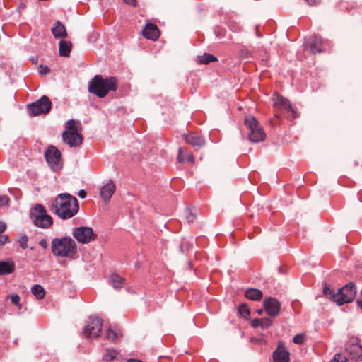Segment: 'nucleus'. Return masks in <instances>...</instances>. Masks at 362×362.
<instances>
[{"label": "nucleus", "mask_w": 362, "mask_h": 362, "mask_svg": "<svg viewBox=\"0 0 362 362\" xmlns=\"http://www.w3.org/2000/svg\"><path fill=\"white\" fill-rule=\"evenodd\" d=\"M51 211L62 219L74 216L79 209L77 199L66 193L59 194L52 202Z\"/></svg>", "instance_id": "1"}, {"label": "nucleus", "mask_w": 362, "mask_h": 362, "mask_svg": "<svg viewBox=\"0 0 362 362\" xmlns=\"http://www.w3.org/2000/svg\"><path fill=\"white\" fill-rule=\"evenodd\" d=\"M118 88V81L115 77H103L95 75L89 82L88 91L98 97L103 98L110 91H115Z\"/></svg>", "instance_id": "2"}, {"label": "nucleus", "mask_w": 362, "mask_h": 362, "mask_svg": "<svg viewBox=\"0 0 362 362\" xmlns=\"http://www.w3.org/2000/svg\"><path fill=\"white\" fill-rule=\"evenodd\" d=\"M323 293L331 300L341 305L344 303H350L355 298L356 288L354 283L350 282L335 293L330 288L326 286L323 288Z\"/></svg>", "instance_id": "3"}, {"label": "nucleus", "mask_w": 362, "mask_h": 362, "mask_svg": "<svg viewBox=\"0 0 362 362\" xmlns=\"http://www.w3.org/2000/svg\"><path fill=\"white\" fill-rule=\"evenodd\" d=\"M52 250L55 256L73 258L77 252V247L71 238H61L52 240Z\"/></svg>", "instance_id": "4"}, {"label": "nucleus", "mask_w": 362, "mask_h": 362, "mask_svg": "<svg viewBox=\"0 0 362 362\" xmlns=\"http://www.w3.org/2000/svg\"><path fill=\"white\" fill-rule=\"evenodd\" d=\"M79 122L73 119L67 121L65 131L62 134L64 141L70 147H76L82 144L83 136L80 133Z\"/></svg>", "instance_id": "5"}, {"label": "nucleus", "mask_w": 362, "mask_h": 362, "mask_svg": "<svg viewBox=\"0 0 362 362\" xmlns=\"http://www.w3.org/2000/svg\"><path fill=\"white\" fill-rule=\"evenodd\" d=\"M274 115L277 118L281 117L292 120L297 117V113L293 110L290 103L278 93L273 95Z\"/></svg>", "instance_id": "6"}, {"label": "nucleus", "mask_w": 362, "mask_h": 362, "mask_svg": "<svg viewBox=\"0 0 362 362\" xmlns=\"http://www.w3.org/2000/svg\"><path fill=\"white\" fill-rule=\"evenodd\" d=\"M274 115L277 118L281 117L292 120L297 117V113L293 110L290 103L278 93L273 95Z\"/></svg>", "instance_id": "7"}, {"label": "nucleus", "mask_w": 362, "mask_h": 362, "mask_svg": "<svg viewBox=\"0 0 362 362\" xmlns=\"http://www.w3.org/2000/svg\"><path fill=\"white\" fill-rule=\"evenodd\" d=\"M346 351L349 358L345 356L337 354L330 362H349V359H358L362 356V346L358 338H351L346 346Z\"/></svg>", "instance_id": "8"}, {"label": "nucleus", "mask_w": 362, "mask_h": 362, "mask_svg": "<svg viewBox=\"0 0 362 362\" xmlns=\"http://www.w3.org/2000/svg\"><path fill=\"white\" fill-rule=\"evenodd\" d=\"M30 218L33 223L39 228H48L53 223V219L42 204H36L30 211Z\"/></svg>", "instance_id": "9"}, {"label": "nucleus", "mask_w": 362, "mask_h": 362, "mask_svg": "<svg viewBox=\"0 0 362 362\" xmlns=\"http://www.w3.org/2000/svg\"><path fill=\"white\" fill-rule=\"evenodd\" d=\"M245 124L249 130V138L252 142H259L264 140L266 134L257 119L252 116L245 119Z\"/></svg>", "instance_id": "10"}, {"label": "nucleus", "mask_w": 362, "mask_h": 362, "mask_svg": "<svg viewBox=\"0 0 362 362\" xmlns=\"http://www.w3.org/2000/svg\"><path fill=\"white\" fill-rule=\"evenodd\" d=\"M52 107L49 99L44 95L36 102L28 105V110L32 116L48 113Z\"/></svg>", "instance_id": "11"}, {"label": "nucleus", "mask_w": 362, "mask_h": 362, "mask_svg": "<svg viewBox=\"0 0 362 362\" xmlns=\"http://www.w3.org/2000/svg\"><path fill=\"white\" fill-rule=\"evenodd\" d=\"M103 327V320L98 317H90L83 329V334L87 338H98Z\"/></svg>", "instance_id": "12"}, {"label": "nucleus", "mask_w": 362, "mask_h": 362, "mask_svg": "<svg viewBox=\"0 0 362 362\" xmlns=\"http://www.w3.org/2000/svg\"><path fill=\"white\" fill-rule=\"evenodd\" d=\"M45 156L47 162L53 170H58L62 168L61 152L55 146H49L45 151Z\"/></svg>", "instance_id": "13"}, {"label": "nucleus", "mask_w": 362, "mask_h": 362, "mask_svg": "<svg viewBox=\"0 0 362 362\" xmlns=\"http://www.w3.org/2000/svg\"><path fill=\"white\" fill-rule=\"evenodd\" d=\"M73 235L81 243H88L96 238L93 229L85 226L76 228L73 232Z\"/></svg>", "instance_id": "14"}, {"label": "nucleus", "mask_w": 362, "mask_h": 362, "mask_svg": "<svg viewBox=\"0 0 362 362\" xmlns=\"http://www.w3.org/2000/svg\"><path fill=\"white\" fill-rule=\"evenodd\" d=\"M305 49L313 54L320 53L325 49L324 40L317 36L310 37L305 43Z\"/></svg>", "instance_id": "15"}, {"label": "nucleus", "mask_w": 362, "mask_h": 362, "mask_svg": "<svg viewBox=\"0 0 362 362\" xmlns=\"http://www.w3.org/2000/svg\"><path fill=\"white\" fill-rule=\"evenodd\" d=\"M264 308L268 315L274 317L279 313L280 303L274 298H265L264 300Z\"/></svg>", "instance_id": "16"}, {"label": "nucleus", "mask_w": 362, "mask_h": 362, "mask_svg": "<svg viewBox=\"0 0 362 362\" xmlns=\"http://www.w3.org/2000/svg\"><path fill=\"white\" fill-rule=\"evenodd\" d=\"M289 355L284 344L280 342L273 353V362H289Z\"/></svg>", "instance_id": "17"}, {"label": "nucleus", "mask_w": 362, "mask_h": 362, "mask_svg": "<svg viewBox=\"0 0 362 362\" xmlns=\"http://www.w3.org/2000/svg\"><path fill=\"white\" fill-rule=\"evenodd\" d=\"M143 35L146 39L157 40L160 36V31L157 25L153 23H148L142 31Z\"/></svg>", "instance_id": "18"}, {"label": "nucleus", "mask_w": 362, "mask_h": 362, "mask_svg": "<svg viewBox=\"0 0 362 362\" xmlns=\"http://www.w3.org/2000/svg\"><path fill=\"white\" fill-rule=\"evenodd\" d=\"M184 138L185 141L194 147H201L204 144L203 137L196 133L190 132L185 134Z\"/></svg>", "instance_id": "19"}, {"label": "nucleus", "mask_w": 362, "mask_h": 362, "mask_svg": "<svg viewBox=\"0 0 362 362\" xmlns=\"http://www.w3.org/2000/svg\"><path fill=\"white\" fill-rule=\"evenodd\" d=\"M115 192V185L112 181H109L100 190V196L102 199L107 202L110 200L114 192Z\"/></svg>", "instance_id": "20"}, {"label": "nucleus", "mask_w": 362, "mask_h": 362, "mask_svg": "<svg viewBox=\"0 0 362 362\" xmlns=\"http://www.w3.org/2000/svg\"><path fill=\"white\" fill-rule=\"evenodd\" d=\"M15 270V264L12 260L0 262V275L10 274Z\"/></svg>", "instance_id": "21"}, {"label": "nucleus", "mask_w": 362, "mask_h": 362, "mask_svg": "<svg viewBox=\"0 0 362 362\" xmlns=\"http://www.w3.org/2000/svg\"><path fill=\"white\" fill-rule=\"evenodd\" d=\"M122 335V331L116 327H110L105 333V339L112 341H117Z\"/></svg>", "instance_id": "22"}, {"label": "nucleus", "mask_w": 362, "mask_h": 362, "mask_svg": "<svg viewBox=\"0 0 362 362\" xmlns=\"http://www.w3.org/2000/svg\"><path fill=\"white\" fill-rule=\"evenodd\" d=\"M52 33L56 38H63L67 35L65 26L59 21L52 28Z\"/></svg>", "instance_id": "23"}, {"label": "nucleus", "mask_w": 362, "mask_h": 362, "mask_svg": "<svg viewBox=\"0 0 362 362\" xmlns=\"http://www.w3.org/2000/svg\"><path fill=\"white\" fill-rule=\"evenodd\" d=\"M245 296L247 299L258 301L262 299L263 294L259 289L250 288L245 291Z\"/></svg>", "instance_id": "24"}, {"label": "nucleus", "mask_w": 362, "mask_h": 362, "mask_svg": "<svg viewBox=\"0 0 362 362\" xmlns=\"http://www.w3.org/2000/svg\"><path fill=\"white\" fill-rule=\"evenodd\" d=\"M72 45L70 42L61 40L59 42V55L69 57L71 50Z\"/></svg>", "instance_id": "25"}, {"label": "nucleus", "mask_w": 362, "mask_h": 362, "mask_svg": "<svg viewBox=\"0 0 362 362\" xmlns=\"http://www.w3.org/2000/svg\"><path fill=\"white\" fill-rule=\"evenodd\" d=\"M110 283L115 288H121L125 283V279L117 274L110 276Z\"/></svg>", "instance_id": "26"}, {"label": "nucleus", "mask_w": 362, "mask_h": 362, "mask_svg": "<svg viewBox=\"0 0 362 362\" xmlns=\"http://www.w3.org/2000/svg\"><path fill=\"white\" fill-rule=\"evenodd\" d=\"M272 320L269 318H262V319H254L252 320L251 325L254 328L257 327H262V328L268 327L271 325Z\"/></svg>", "instance_id": "27"}, {"label": "nucleus", "mask_w": 362, "mask_h": 362, "mask_svg": "<svg viewBox=\"0 0 362 362\" xmlns=\"http://www.w3.org/2000/svg\"><path fill=\"white\" fill-rule=\"evenodd\" d=\"M31 292L38 300H42L45 296V291L43 287L39 284H35L31 288Z\"/></svg>", "instance_id": "28"}, {"label": "nucleus", "mask_w": 362, "mask_h": 362, "mask_svg": "<svg viewBox=\"0 0 362 362\" xmlns=\"http://www.w3.org/2000/svg\"><path fill=\"white\" fill-rule=\"evenodd\" d=\"M118 352L114 349H107L104 356L103 359L106 361H112L117 358Z\"/></svg>", "instance_id": "29"}, {"label": "nucleus", "mask_w": 362, "mask_h": 362, "mask_svg": "<svg viewBox=\"0 0 362 362\" xmlns=\"http://www.w3.org/2000/svg\"><path fill=\"white\" fill-rule=\"evenodd\" d=\"M216 57L209 54H204L203 56L199 57V62L200 64H208L210 62L216 61Z\"/></svg>", "instance_id": "30"}, {"label": "nucleus", "mask_w": 362, "mask_h": 362, "mask_svg": "<svg viewBox=\"0 0 362 362\" xmlns=\"http://www.w3.org/2000/svg\"><path fill=\"white\" fill-rule=\"evenodd\" d=\"M6 228V223L2 221H0V246L4 245L8 240L7 235L4 234Z\"/></svg>", "instance_id": "31"}, {"label": "nucleus", "mask_w": 362, "mask_h": 362, "mask_svg": "<svg viewBox=\"0 0 362 362\" xmlns=\"http://www.w3.org/2000/svg\"><path fill=\"white\" fill-rule=\"evenodd\" d=\"M238 312L243 317H247L250 314V310L246 304H242L239 306Z\"/></svg>", "instance_id": "32"}, {"label": "nucleus", "mask_w": 362, "mask_h": 362, "mask_svg": "<svg viewBox=\"0 0 362 362\" xmlns=\"http://www.w3.org/2000/svg\"><path fill=\"white\" fill-rule=\"evenodd\" d=\"M293 341L296 344H303L305 341V335L303 334H296L293 337Z\"/></svg>", "instance_id": "33"}, {"label": "nucleus", "mask_w": 362, "mask_h": 362, "mask_svg": "<svg viewBox=\"0 0 362 362\" xmlns=\"http://www.w3.org/2000/svg\"><path fill=\"white\" fill-rule=\"evenodd\" d=\"M10 202V198L7 195H0V208L6 206Z\"/></svg>", "instance_id": "34"}, {"label": "nucleus", "mask_w": 362, "mask_h": 362, "mask_svg": "<svg viewBox=\"0 0 362 362\" xmlns=\"http://www.w3.org/2000/svg\"><path fill=\"white\" fill-rule=\"evenodd\" d=\"M11 300L13 305H15L18 306L19 308H21L20 297L17 294L11 295Z\"/></svg>", "instance_id": "35"}, {"label": "nucleus", "mask_w": 362, "mask_h": 362, "mask_svg": "<svg viewBox=\"0 0 362 362\" xmlns=\"http://www.w3.org/2000/svg\"><path fill=\"white\" fill-rule=\"evenodd\" d=\"M28 238L25 235L21 237L19 240V244L23 249H25L28 247Z\"/></svg>", "instance_id": "36"}, {"label": "nucleus", "mask_w": 362, "mask_h": 362, "mask_svg": "<svg viewBox=\"0 0 362 362\" xmlns=\"http://www.w3.org/2000/svg\"><path fill=\"white\" fill-rule=\"evenodd\" d=\"M38 69L39 72L43 75L47 74L50 72V69L47 66L40 65Z\"/></svg>", "instance_id": "37"}, {"label": "nucleus", "mask_w": 362, "mask_h": 362, "mask_svg": "<svg viewBox=\"0 0 362 362\" xmlns=\"http://www.w3.org/2000/svg\"><path fill=\"white\" fill-rule=\"evenodd\" d=\"M215 33L219 37H222L226 35V30L220 28H216L215 29Z\"/></svg>", "instance_id": "38"}, {"label": "nucleus", "mask_w": 362, "mask_h": 362, "mask_svg": "<svg viewBox=\"0 0 362 362\" xmlns=\"http://www.w3.org/2000/svg\"><path fill=\"white\" fill-rule=\"evenodd\" d=\"M39 245L44 249H46L48 246L47 241L46 239H42L39 242Z\"/></svg>", "instance_id": "39"}, {"label": "nucleus", "mask_w": 362, "mask_h": 362, "mask_svg": "<svg viewBox=\"0 0 362 362\" xmlns=\"http://www.w3.org/2000/svg\"><path fill=\"white\" fill-rule=\"evenodd\" d=\"M177 160L180 163L184 162V158L182 156V148H179V152H178V155H177Z\"/></svg>", "instance_id": "40"}, {"label": "nucleus", "mask_w": 362, "mask_h": 362, "mask_svg": "<svg viewBox=\"0 0 362 362\" xmlns=\"http://www.w3.org/2000/svg\"><path fill=\"white\" fill-rule=\"evenodd\" d=\"M358 307L362 310V291H361L360 296L357 300Z\"/></svg>", "instance_id": "41"}, {"label": "nucleus", "mask_w": 362, "mask_h": 362, "mask_svg": "<svg viewBox=\"0 0 362 362\" xmlns=\"http://www.w3.org/2000/svg\"><path fill=\"white\" fill-rule=\"evenodd\" d=\"M124 1L127 4L136 6V0H124Z\"/></svg>", "instance_id": "42"}, {"label": "nucleus", "mask_w": 362, "mask_h": 362, "mask_svg": "<svg viewBox=\"0 0 362 362\" xmlns=\"http://www.w3.org/2000/svg\"><path fill=\"white\" fill-rule=\"evenodd\" d=\"M78 194L81 198H85L86 196V192L84 190H80Z\"/></svg>", "instance_id": "43"}, {"label": "nucleus", "mask_w": 362, "mask_h": 362, "mask_svg": "<svg viewBox=\"0 0 362 362\" xmlns=\"http://www.w3.org/2000/svg\"><path fill=\"white\" fill-rule=\"evenodd\" d=\"M187 160L190 162H193L194 160V157L192 154H189L188 156H187Z\"/></svg>", "instance_id": "44"}, {"label": "nucleus", "mask_w": 362, "mask_h": 362, "mask_svg": "<svg viewBox=\"0 0 362 362\" xmlns=\"http://www.w3.org/2000/svg\"><path fill=\"white\" fill-rule=\"evenodd\" d=\"M128 362H142V361L137 360V359H131V360H129Z\"/></svg>", "instance_id": "45"}, {"label": "nucleus", "mask_w": 362, "mask_h": 362, "mask_svg": "<svg viewBox=\"0 0 362 362\" xmlns=\"http://www.w3.org/2000/svg\"><path fill=\"white\" fill-rule=\"evenodd\" d=\"M257 313H258V314H259V315H262V309L258 310H257Z\"/></svg>", "instance_id": "46"}]
</instances>
